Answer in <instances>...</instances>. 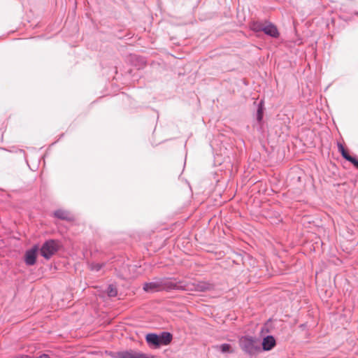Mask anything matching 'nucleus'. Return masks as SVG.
Masks as SVG:
<instances>
[{"label":"nucleus","mask_w":358,"mask_h":358,"mask_svg":"<svg viewBox=\"0 0 358 358\" xmlns=\"http://www.w3.org/2000/svg\"><path fill=\"white\" fill-rule=\"evenodd\" d=\"M118 358H155L154 355L148 356L147 354L141 352H135L132 350L120 351L117 355Z\"/></svg>","instance_id":"8"},{"label":"nucleus","mask_w":358,"mask_h":358,"mask_svg":"<svg viewBox=\"0 0 358 358\" xmlns=\"http://www.w3.org/2000/svg\"><path fill=\"white\" fill-rule=\"evenodd\" d=\"M263 33L273 38H278L280 36V31L277 26L268 20L264 21Z\"/></svg>","instance_id":"7"},{"label":"nucleus","mask_w":358,"mask_h":358,"mask_svg":"<svg viewBox=\"0 0 358 358\" xmlns=\"http://www.w3.org/2000/svg\"><path fill=\"white\" fill-rule=\"evenodd\" d=\"M338 150L341 153V156L343 159L345 160L348 158V157L350 155L348 152V151L345 149V148L343 146V145L341 143H338Z\"/></svg>","instance_id":"14"},{"label":"nucleus","mask_w":358,"mask_h":358,"mask_svg":"<svg viewBox=\"0 0 358 358\" xmlns=\"http://www.w3.org/2000/svg\"><path fill=\"white\" fill-rule=\"evenodd\" d=\"M15 358H31V357L28 355H20L19 357H16Z\"/></svg>","instance_id":"21"},{"label":"nucleus","mask_w":358,"mask_h":358,"mask_svg":"<svg viewBox=\"0 0 358 358\" xmlns=\"http://www.w3.org/2000/svg\"><path fill=\"white\" fill-rule=\"evenodd\" d=\"M173 338V334L166 331H161L159 334L150 332L145 336V340L148 346L152 350H157L162 346L170 345Z\"/></svg>","instance_id":"2"},{"label":"nucleus","mask_w":358,"mask_h":358,"mask_svg":"<svg viewBox=\"0 0 358 358\" xmlns=\"http://www.w3.org/2000/svg\"><path fill=\"white\" fill-rule=\"evenodd\" d=\"M103 266V264H102L93 263L90 265V269L94 271H99L102 268Z\"/></svg>","instance_id":"17"},{"label":"nucleus","mask_w":358,"mask_h":358,"mask_svg":"<svg viewBox=\"0 0 358 358\" xmlns=\"http://www.w3.org/2000/svg\"><path fill=\"white\" fill-rule=\"evenodd\" d=\"M354 15H357V16H358V12H355V13H354Z\"/></svg>","instance_id":"23"},{"label":"nucleus","mask_w":358,"mask_h":358,"mask_svg":"<svg viewBox=\"0 0 358 358\" xmlns=\"http://www.w3.org/2000/svg\"><path fill=\"white\" fill-rule=\"evenodd\" d=\"M40 245L38 243L34 244L31 248L27 250L24 255V264L28 266H34L37 261L39 253Z\"/></svg>","instance_id":"6"},{"label":"nucleus","mask_w":358,"mask_h":358,"mask_svg":"<svg viewBox=\"0 0 358 358\" xmlns=\"http://www.w3.org/2000/svg\"><path fill=\"white\" fill-rule=\"evenodd\" d=\"M346 161L350 162L355 169H358V158L356 156L350 155Z\"/></svg>","instance_id":"16"},{"label":"nucleus","mask_w":358,"mask_h":358,"mask_svg":"<svg viewBox=\"0 0 358 358\" xmlns=\"http://www.w3.org/2000/svg\"><path fill=\"white\" fill-rule=\"evenodd\" d=\"M264 26V22H262L261 21H251L249 24L250 29L253 32L257 34L259 32H263Z\"/></svg>","instance_id":"12"},{"label":"nucleus","mask_w":358,"mask_h":358,"mask_svg":"<svg viewBox=\"0 0 358 358\" xmlns=\"http://www.w3.org/2000/svg\"><path fill=\"white\" fill-rule=\"evenodd\" d=\"M264 101L260 100L257 106V111L255 114V119L257 124H258L257 130L260 131L262 129L264 124Z\"/></svg>","instance_id":"9"},{"label":"nucleus","mask_w":358,"mask_h":358,"mask_svg":"<svg viewBox=\"0 0 358 358\" xmlns=\"http://www.w3.org/2000/svg\"><path fill=\"white\" fill-rule=\"evenodd\" d=\"M276 345V340L272 335L264 336L262 341L261 351H270Z\"/></svg>","instance_id":"10"},{"label":"nucleus","mask_w":358,"mask_h":358,"mask_svg":"<svg viewBox=\"0 0 358 358\" xmlns=\"http://www.w3.org/2000/svg\"><path fill=\"white\" fill-rule=\"evenodd\" d=\"M239 345L241 350L250 356L261 352V347L257 344V338L250 336H243L239 338Z\"/></svg>","instance_id":"4"},{"label":"nucleus","mask_w":358,"mask_h":358,"mask_svg":"<svg viewBox=\"0 0 358 358\" xmlns=\"http://www.w3.org/2000/svg\"><path fill=\"white\" fill-rule=\"evenodd\" d=\"M36 358H51V357L47 354H42L40 356L37 357Z\"/></svg>","instance_id":"20"},{"label":"nucleus","mask_w":358,"mask_h":358,"mask_svg":"<svg viewBox=\"0 0 358 358\" xmlns=\"http://www.w3.org/2000/svg\"><path fill=\"white\" fill-rule=\"evenodd\" d=\"M120 354V351L118 352H113L110 351L108 353V355L112 358H118L117 355Z\"/></svg>","instance_id":"19"},{"label":"nucleus","mask_w":358,"mask_h":358,"mask_svg":"<svg viewBox=\"0 0 358 358\" xmlns=\"http://www.w3.org/2000/svg\"><path fill=\"white\" fill-rule=\"evenodd\" d=\"M18 152H19L20 153H22V154L24 155V157H25L26 154H25L24 150H22V149H19Z\"/></svg>","instance_id":"22"},{"label":"nucleus","mask_w":358,"mask_h":358,"mask_svg":"<svg viewBox=\"0 0 358 358\" xmlns=\"http://www.w3.org/2000/svg\"><path fill=\"white\" fill-rule=\"evenodd\" d=\"M271 320H272V319H271V318H269V319L266 321V323H265V324H264V327H263L262 328L261 332H264V331H265V332H266V333L270 332L269 329H268V327H266V326L269 322H271Z\"/></svg>","instance_id":"18"},{"label":"nucleus","mask_w":358,"mask_h":358,"mask_svg":"<svg viewBox=\"0 0 358 358\" xmlns=\"http://www.w3.org/2000/svg\"><path fill=\"white\" fill-rule=\"evenodd\" d=\"M179 278L176 277L155 278L152 282H145L143 289L146 293L178 291Z\"/></svg>","instance_id":"1"},{"label":"nucleus","mask_w":358,"mask_h":358,"mask_svg":"<svg viewBox=\"0 0 358 358\" xmlns=\"http://www.w3.org/2000/svg\"><path fill=\"white\" fill-rule=\"evenodd\" d=\"M219 350L222 354H231L234 352L231 344L222 343L218 346Z\"/></svg>","instance_id":"13"},{"label":"nucleus","mask_w":358,"mask_h":358,"mask_svg":"<svg viewBox=\"0 0 358 358\" xmlns=\"http://www.w3.org/2000/svg\"><path fill=\"white\" fill-rule=\"evenodd\" d=\"M214 288L215 285L208 281L185 282L179 279L178 283V291L205 292L213 290Z\"/></svg>","instance_id":"3"},{"label":"nucleus","mask_w":358,"mask_h":358,"mask_svg":"<svg viewBox=\"0 0 358 358\" xmlns=\"http://www.w3.org/2000/svg\"><path fill=\"white\" fill-rule=\"evenodd\" d=\"M53 215L55 217L65 221H71L72 218L69 216V213L67 210L62 209H57L54 211Z\"/></svg>","instance_id":"11"},{"label":"nucleus","mask_w":358,"mask_h":358,"mask_svg":"<svg viewBox=\"0 0 358 358\" xmlns=\"http://www.w3.org/2000/svg\"><path fill=\"white\" fill-rule=\"evenodd\" d=\"M59 250L58 241L48 239L40 247L39 253L46 260H49Z\"/></svg>","instance_id":"5"},{"label":"nucleus","mask_w":358,"mask_h":358,"mask_svg":"<svg viewBox=\"0 0 358 358\" xmlns=\"http://www.w3.org/2000/svg\"><path fill=\"white\" fill-rule=\"evenodd\" d=\"M106 293L109 297H115L117 295V289L115 285L110 284L107 287Z\"/></svg>","instance_id":"15"}]
</instances>
